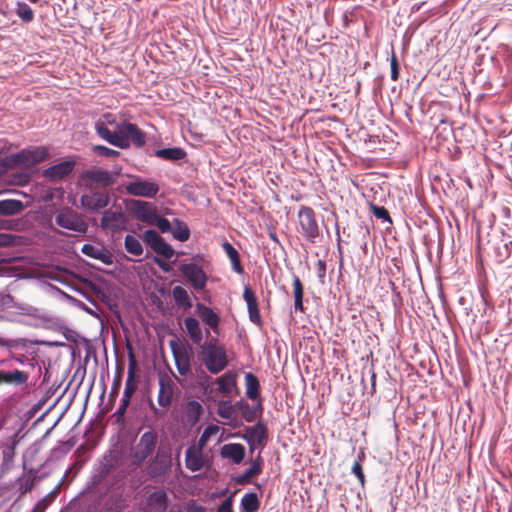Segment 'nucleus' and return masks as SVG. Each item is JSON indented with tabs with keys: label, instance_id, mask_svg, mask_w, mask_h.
Returning <instances> with one entry per match:
<instances>
[{
	"label": "nucleus",
	"instance_id": "f257e3e1",
	"mask_svg": "<svg viewBox=\"0 0 512 512\" xmlns=\"http://www.w3.org/2000/svg\"><path fill=\"white\" fill-rule=\"evenodd\" d=\"M95 131L101 139L121 149L131 144L142 147L146 143L145 133L136 124L128 121L118 124L116 115L111 112L104 113L95 122Z\"/></svg>",
	"mask_w": 512,
	"mask_h": 512
},
{
	"label": "nucleus",
	"instance_id": "f03ea898",
	"mask_svg": "<svg viewBox=\"0 0 512 512\" xmlns=\"http://www.w3.org/2000/svg\"><path fill=\"white\" fill-rule=\"evenodd\" d=\"M199 359L211 374L222 372L229 364L224 346L214 342H204L200 345Z\"/></svg>",
	"mask_w": 512,
	"mask_h": 512
},
{
	"label": "nucleus",
	"instance_id": "7ed1b4c3",
	"mask_svg": "<svg viewBox=\"0 0 512 512\" xmlns=\"http://www.w3.org/2000/svg\"><path fill=\"white\" fill-rule=\"evenodd\" d=\"M55 223L61 228L81 234L86 233L88 230V224L84 216L68 206L61 208L57 212Z\"/></svg>",
	"mask_w": 512,
	"mask_h": 512
},
{
	"label": "nucleus",
	"instance_id": "20e7f679",
	"mask_svg": "<svg viewBox=\"0 0 512 512\" xmlns=\"http://www.w3.org/2000/svg\"><path fill=\"white\" fill-rule=\"evenodd\" d=\"M297 217L301 235L308 242L316 243V239L320 236V229L314 210L308 206H301Z\"/></svg>",
	"mask_w": 512,
	"mask_h": 512
},
{
	"label": "nucleus",
	"instance_id": "39448f33",
	"mask_svg": "<svg viewBox=\"0 0 512 512\" xmlns=\"http://www.w3.org/2000/svg\"><path fill=\"white\" fill-rule=\"evenodd\" d=\"M157 433L155 431H146L143 433L133 448L131 457L132 463L139 466L141 465L155 450L157 444Z\"/></svg>",
	"mask_w": 512,
	"mask_h": 512
},
{
	"label": "nucleus",
	"instance_id": "423d86ee",
	"mask_svg": "<svg viewBox=\"0 0 512 512\" xmlns=\"http://www.w3.org/2000/svg\"><path fill=\"white\" fill-rule=\"evenodd\" d=\"M242 438L247 441L251 453L256 449L262 452L267 444L268 438V429L266 424L259 421L255 425L247 427Z\"/></svg>",
	"mask_w": 512,
	"mask_h": 512
},
{
	"label": "nucleus",
	"instance_id": "0eeeda50",
	"mask_svg": "<svg viewBox=\"0 0 512 512\" xmlns=\"http://www.w3.org/2000/svg\"><path fill=\"white\" fill-rule=\"evenodd\" d=\"M127 223L128 218L121 207L105 210L101 218V228L112 233L125 230Z\"/></svg>",
	"mask_w": 512,
	"mask_h": 512
},
{
	"label": "nucleus",
	"instance_id": "6e6552de",
	"mask_svg": "<svg viewBox=\"0 0 512 512\" xmlns=\"http://www.w3.org/2000/svg\"><path fill=\"white\" fill-rule=\"evenodd\" d=\"M143 240L155 253L165 259H170L175 254L174 249L155 230H146L143 233Z\"/></svg>",
	"mask_w": 512,
	"mask_h": 512
},
{
	"label": "nucleus",
	"instance_id": "1a4fd4ad",
	"mask_svg": "<svg viewBox=\"0 0 512 512\" xmlns=\"http://www.w3.org/2000/svg\"><path fill=\"white\" fill-rule=\"evenodd\" d=\"M109 195L105 191L93 190L82 194L80 198L81 206L88 211H99L108 206Z\"/></svg>",
	"mask_w": 512,
	"mask_h": 512
},
{
	"label": "nucleus",
	"instance_id": "9d476101",
	"mask_svg": "<svg viewBox=\"0 0 512 512\" xmlns=\"http://www.w3.org/2000/svg\"><path fill=\"white\" fill-rule=\"evenodd\" d=\"M129 195L145 198H153L159 192V185L148 180L137 179L130 182L125 187Z\"/></svg>",
	"mask_w": 512,
	"mask_h": 512
},
{
	"label": "nucleus",
	"instance_id": "9b49d317",
	"mask_svg": "<svg viewBox=\"0 0 512 512\" xmlns=\"http://www.w3.org/2000/svg\"><path fill=\"white\" fill-rule=\"evenodd\" d=\"M183 276L191 283L194 289L202 290L207 283L204 270L195 263L183 264L180 267Z\"/></svg>",
	"mask_w": 512,
	"mask_h": 512
},
{
	"label": "nucleus",
	"instance_id": "f8f14e48",
	"mask_svg": "<svg viewBox=\"0 0 512 512\" xmlns=\"http://www.w3.org/2000/svg\"><path fill=\"white\" fill-rule=\"evenodd\" d=\"M175 388L176 385L170 376L167 374L159 375V392L157 402L161 407L167 408L171 405Z\"/></svg>",
	"mask_w": 512,
	"mask_h": 512
},
{
	"label": "nucleus",
	"instance_id": "ddd939ff",
	"mask_svg": "<svg viewBox=\"0 0 512 512\" xmlns=\"http://www.w3.org/2000/svg\"><path fill=\"white\" fill-rule=\"evenodd\" d=\"M170 348L178 373L181 376L188 375L191 370V360L187 349L180 348L175 341H170Z\"/></svg>",
	"mask_w": 512,
	"mask_h": 512
},
{
	"label": "nucleus",
	"instance_id": "4468645a",
	"mask_svg": "<svg viewBox=\"0 0 512 512\" xmlns=\"http://www.w3.org/2000/svg\"><path fill=\"white\" fill-rule=\"evenodd\" d=\"M168 495L164 489H157L150 493L145 502V512H167Z\"/></svg>",
	"mask_w": 512,
	"mask_h": 512
},
{
	"label": "nucleus",
	"instance_id": "2eb2a0df",
	"mask_svg": "<svg viewBox=\"0 0 512 512\" xmlns=\"http://www.w3.org/2000/svg\"><path fill=\"white\" fill-rule=\"evenodd\" d=\"M75 164L74 161L67 160L52 165L43 171V177L53 182L62 180L73 172Z\"/></svg>",
	"mask_w": 512,
	"mask_h": 512
},
{
	"label": "nucleus",
	"instance_id": "dca6fc26",
	"mask_svg": "<svg viewBox=\"0 0 512 512\" xmlns=\"http://www.w3.org/2000/svg\"><path fill=\"white\" fill-rule=\"evenodd\" d=\"M132 204L138 220L149 225L153 224V222L156 220V217L158 216V212L152 203L141 200H134Z\"/></svg>",
	"mask_w": 512,
	"mask_h": 512
},
{
	"label": "nucleus",
	"instance_id": "f3484780",
	"mask_svg": "<svg viewBox=\"0 0 512 512\" xmlns=\"http://www.w3.org/2000/svg\"><path fill=\"white\" fill-rule=\"evenodd\" d=\"M83 178L103 187L112 186L116 182V174L97 167L85 171Z\"/></svg>",
	"mask_w": 512,
	"mask_h": 512
},
{
	"label": "nucleus",
	"instance_id": "a211bd4d",
	"mask_svg": "<svg viewBox=\"0 0 512 512\" xmlns=\"http://www.w3.org/2000/svg\"><path fill=\"white\" fill-rule=\"evenodd\" d=\"M128 356H129L128 373H127V380H126L125 389H124L122 399L130 402L132 395L135 393V391L137 389V383L135 380L137 361H136V357H135L132 349H130Z\"/></svg>",
	"mask_w": 512,
	"mask_h": 512
},
{
	"label": "nucleus",
	"instance_id": "6ab92c4d",
	"mask_svg": "<svg viewBox=\"0 0 512 512\" xmlns=\"http://www.w3.org/2000/svg\"><path fill=\"white\" fill-rule=\"evenodd\" d=\"M243 298L247 304L250 321L257 326H261L262 318L258 308L257 297L249 286L244 287Z\"/></svg>",
	"mask_w": 512,
	"mask_h": 512
},
{
	"label": "nucleus",
	"instance_id": "aec40b11",
	"mask_svg": "<svg viewBox=\"0 0 512 512\" xmlns=\"http://www.w3.org/2000/svg\"><path fill=\"white\" fill-rule=\"evenodd\" d=\"M246 455V448L240 443H228L220 448V456L223 459H229L234 464H240Z\"/></svg>",
	"mask_w": 512,
	"mask_h": 512
},
{
	"label": "nucleus",
	"instance_id": "412c9836",
	"mask_svg": "<svg viewBox=\"0 0 512 512\" xmlns=\"http://www.w3.org/2000/svg\"><path fill=\"white\" fill-rule=\"evenodd\" d=\"M28 374L21 370L4 371L0 370V385L19 386L26 384Z\"/></svg>",
	"mask_w": 512,
	"mask_h": 512
},
{
	"label": "nucleus",
	"instance_id": "4be33fe9",
	"mask_svg": "<svg viewBox=\"0 0 512 512\" xmlns=\"http://www.w3.org/2000/svg\"><path fill=\"white\" fill-rule=\"evenodd\" d=\"M185 464L186 467L192 472L201 470L204 466V459L201 449H197L193 446L188 447L185 451Z\"/></svg>",
	"mask_w": 512,
	"mask_h": 512
},
{
	"label": "nucleus",
	"instance_id": "5701e85b",
	"mask_svg": "<svg viewBox=\"0 0 512 512\" xmlns=\"http://www.w3.org/2000/svg\"><path fill=\"white\" fill-rule=\"evenodd\" d=\"M196 312L201 320L207 324L214 332L218 329L220 318L211 308L202 303H197Z\"/></svg>",
	"mask_w": 512,
	"mask_h": 512
},
{
	"label": "nucleus",
	"instance_id": "b1692460",
	"mask_svg": "<svg viewBox=\"0 0 512 512\" xmlns=\"http://www.w3.org/2000/svg\"><path fill=\"white\" fill-rule=\"evenodd\" d=\"M184 325L191 341L196 345L203 344V333L199 321L194 317H186Z\"/></svg>",
	"mask_w": 512,
	"mask_h": 512
},
{
	"label": "nucleus",
	"instance_id": "393cba45",
	"mask_svg": "<svg viewBox=\"0 0 512 512\" xmlns=\"http://www.w3.org/2000/svg\"><path fill=\"white\" fill-rule=\"evenodd\" d=\"M246 396L252 400H261L260 398V382L258 378L251 372H247L244 376Z\"/></svg>",
	"mask_w": 512,
	"mask_h": 512
},
{
	"label": "nucleus",
	"instance_id": "a878e982",
	"mask_svg": "<svg viewBox=\"0 0 512 512\" xmlns=\"http://www.w3.org/2000/svg\"><path fill=\"white\" fill-rule=\"evenodd\" d=\"M236 379V374L231 371L218 377L216 379V383L218 384V391L224 395L231 394L233 388H235L237 385Z\"/></svg>",
	"mask_w": 512,
	"mask_h": 512
},
{
	"label": "nucleus",
	"instance_id": "bb28decb",
	"mask_svg": "<svg viewBox=\"0 0 512 512\" xmlns=\"http://www.w3.org/2000/svg\"><path fill=\"white\" fill-rule=\"evenodd\" d=\"M25 206L22 201L16 199L0 200V215L11 216L21 213Z\"/></svg>",
	"mask_w": 512,
	"mask_h": 512
},
{
	"label": "nucleus",
	"instance_id": "cd10ccee",
	"mask_svg": "<svg viewBox=\"0 0 512 512\" xmlns=\"http://www.w3.org/2000/svg\"><path fill=\"white\" fill-rule=\"evenodd\" d=\"M203 412L202 405L196 400H190L184 407V415L187 422L191 425L196 424Z\"/></svg>",
	"mask_w": 512,
	"mask_h": 512
},
{
	"label": "nucleus",
	"instance_id": "c85d7f7f",
	"mask_svg": "<svg viewBox=\"0 0 512 512\" xmlns=\"http://www.w3.org/2000/svg\"><path fill=\"white\" fill-rule=\"evenodd\" d=\"M242 416L246 422H253L260 418L263 413L262 400H259L255 406H250L247 402H241Z\"/></svg>",
	"mask_w": 512,
	"mask_h": 512
},
{
	"label": "nucleus",
	"instance_id": "c756f323",
	"mask_svg": "<svg viewBox=\"0 0 512 512\" xmlns=\"http://www.w3.org/2000/svg\"><path fill=\"white\" fill-rule=\"evenodd\" d=\"M292 285L294 295V308L296 311L303 313L305 312V308L303 305L304 286L300 278L295 274L293 275L292 278Z\"/></svg>",
	"mask_w": 512,
	"mask_h": 512
},
{
	"label": "nucleus",
	"instance_id": "7c9ffc66",
	"mask_svg": "<svg viewBox=\"0 0 512 512\" xmlns=\"http://www.w3.org/2000/svg\"><path fill=\"white\" fill-rule=\"evenodd\" d=\"M222 248L225 251L228 258L230 259L233 270L238 274H243L244 268L241 264L239 253L234 248V246L231 243H229L228 241H225L222 244Z\"/></svg>",
	"mask_w": 512,
	"mask_h": 512
},
{
	"label": "nucleus",
	"instance_id": "2f4dec72",
	"mask_svg": "<svg viewBox=\"0 0 512 512\" xmlns=\"http://www.w3.org/2000/svg\"><path fill=\"white\" fill-rule=\"evenodd\" d=\"M8 165L14 168L18 166H32L30 149H24L16 154L8 156Z\"/></svg>",
	"mask_w": 512,
	"mask_h": 512
},
{
	"label": "nucleus",
	"instance_id": "473e14b6",
	"mask_svg": "<svg viewBox=\"0 0 512 512\" xmlns=\"http://www.w3.org/2000/svg\"><path fill=\"white\" fill-rule=\"evenodd\" d=\"M172 295L175 303L184 310H188L192 307L188 292L182 286H175L172 290Z\"/></svg>",
	"mask_w": 512,
	"mask_h": 512
},
{
	"label": "nucleus",
	"instance_id": "72a5a7b5",
	"mask_svg": "<svg viewBox=\"0 0 512 512\" xmlns=\"http://www.w3.org/2000/svg\"><path fill=\"white\" fill-rule=\"evenodd\" d=\"M81 251L86 256L101 260L104 263L110 262V256L106 253V251L104 249L98 248L92 244H84Z\"/></svg>",
	"mask_w": 512,
	"mask_h": 512
},
{
	"label": "nucleus",
	"instance_id": "f704fd0d",
	"mask_svg": "<svg viewBox=\"0 0 512 512\" xmlns=\"http://www.w3.org/2000/svg\"><path fill=\"white\" fill-rule=\"evenodd\" d=\"M156 156L165 160L177 161L186 157V152L179 147L164 148L156 151Z\"/></svg>",
	"mask_w": 512,
	"mask_h": 512
},
{
	"label": "nucleus",
	"instance_id": "c9c22d12",
	"mask_svg": "<svg viewBox=\"0 0 512 512\" xmlns=\"http://www.w3.org/2000/svg\"><path fill=\"white\" fill-rule=\"evenodd\" d=\"M260 507V501L256 493H246L241 499L242 512H256Z\"/></svg>",
	"mask_w": 512,
	"mask_h": 512
},
{
	"label": "nucleus",
	"instance_id": "e433bc0d",
	"mask_svg": "<svg viewBox=\"0 0 512 512\" xmlns=\"http://www.w3.org/2000/svg\"><path fill=\"white\" fill-rule=\"evenodd\" d=\"M262 473V468L255 467L250 464V467L242 474L234 477V481L238 485H244L251 482V479Z\"/></svg>",
	"mask_w": 512,
	"mask_h": 512
},
{
	"label": "nucleus",
	"instance_id": "4c0bfd02",
	"mask_svg": "<svg viewBox=\"0 0 512 512\" xmlns=\"http://www.w3.org/2000/svg\"><path fill=\"white\" fill-rule=\"evenodd\" d=\"M174 224L175 226L172 230L174 238L181 242L187 241L190 237V230L187 224L179 219H175Z\"/></svg>",
	"mask_w": 512,
	"mask_h": 512
},
{
	"label": "nucleus",
	"instance_id": "58836bf2",
	"mask_svg": "<svg viewBox=\"0 0 512 512\" xmlns=\"http://www.w3.org/2000/svg\"><path fill=\"white\" fill-rule=\"evenodd\" d=\"M18 435L15 434L12 437L11 444L3 449V466L9 468L15 457V448L18 444Z\"/></svg>",
	"mask_w": 512,
	"mask_h": 512
},
{
	"label": "nucleus",
	"instance_id": "ea45409f",
	"mask_svg": "<svg viewBox=\"0 0 512 512\" xmlns=\"http://www.w3.org/2000/svg\"><path fill=\"white\" fill-rule=\"evenodd\" d=\"M124 245L126 251L132 255L140 256L143 253V247L140 241L132 235L125 237Z\"/></svg>",
	"mask_w": 512,
	"mask_h": 512
},
{
	"label": "nucleus",
	"instance_id": "a19ab883",
	"mask_svg": "<svg viewBox=\"0 0 512 512\" xmlns=\"http://www.w3.org/2000/svg\"><path fill=\"white\" fill-rule=\"evenodd\" d=\"M16 14L25 23H30L34 19V11L28 4L23 2L17 4Z\"/></svg>",
	"mask_w": 512,
	"mask_h": 512
},
{
	"label": "nucleus",
	"instance_id": "79ce46f5",
	"mask_svg": "<svg viewBox=\"0 0 512 512\" xmlns=\"http://www.w3.org/2000/svg\"><path fill=\"white\" fill-rule=\"evenodd\" d=\"M30 152H31V162L33 165L44 161L49 155L48 149L43 146L30 149Z\"/></svg>",
	"mask_w": 512,
	"mask_h": 512
},
{
	"label": "nucleus",
	"instance_id": "37998d69",
	"mask_svg": "<svg viewBox=\"0 0 512 512\" xmlns=\"http://www.w3.org/2000/svg\"><path fill=\"white\" fill-rule=\"evenodd\" d=\"M30 152H31V162L33 165L44 161L49 155L48 149L43 146L30 149Z\"/></svg>",
	"mask_w": 512,
	"mask_h": 512
},
{
	"label": "nucleus",
	"instance_id": "c03bdc74",
	"mask_svg": "<svg viewBox=\"0 0 512 512\" xmlns=\"http://www.w3.org/2000/svg\"><path fill=\"white\" fill-rule=\"evenodd\" d=\"M93 151L101 157L116 158L120 156V152L104 145H95Z\"/></svg>",
	"mask_w": 512,
	"mask_h": 512
},
{
	"label": "nucleus",
	"instance_id": "a18cd8bd",
	"mask_svg": "<svg viewBox=\"0 0 512 512\" xmlns=\"http://www.w3.org/2000/svg\"><path fill=\"white\" fill-rule=\"evenodd\" d=\"M233 406L230 401H220L217 407V414L224 419H230L233 415Z\"/></svg>",
	"mask_w": 512,
	"mask_h": 512
},
{
	"label": "nucleus",
	"instance_id": "49530a36",
	"mask_svg": "<svg viewBox=\"0 0 512 512\" xmlns=\"http://www.w3.org/2000/svg\"><path fill=\"white\" fill-rule=\"evenodd\" d=\"M370 208H371L373 215L376 218L386 221L388 223H392V219L389 215V212L385 207L371 204Z\"/></svg>",
	"mask_w": 512,
	"mask_h": 512
},
{
	"label": "nucleus",
	"instance_id": "de8ad7c7",
	"mask_svg": "<svg viewBox=\"0 0 512 512\" xmlns=\"http://www.w3.org/2000/svg\"><path fill=\"white\" fill-rule=\"evenodd\" d=\"M35 478L32 476L22 478L19 480V490L21 494L30 492L34 487Z\"/></svg>",
	"mask_w": 512,
	"mask_h": 512
},
{
	"label": "nucleus",
	"instance_id": "09e8293b",
	"mask_svg": "<svg viewBox=\"0 0 512 512\" xmlns=\"http://www.w3.org/2000/svg\"><path fill=\"white\" fill-rule=\"evenodd\" d=\"M352 473L357 477L362 486L365 484V475L362 469L361 459L355 460L352 465Z\"/></svg>",
	"mask_w": 512,
	"mask_h": 512
},
{
	"label": "nucleus",
	"instance_id": "8fccbe9b",
	"mask_svg": "<svg viewBox=\"0 0 512 512\" xmlns=\"http://www.w3.org/2000/svg\"><path fill=\"white\" fill-rule=\"evenodd\" d=\"M152 225H156L162 233L170 232L172 229L171 223L164 217L157 216Z\"/></svg>",
	"mask_w": 512,
	"mask_h": 512
},
{
	"label": "nucleus",
	"instance_id": "3c124183",
	"mask_svg": "<svg viewBox=\"0 0 512 512\" xmlns=\"http://www.w3.org/2000/svg\"><path fill=\"white\" fill-rule=\"evenodd\" d=\"M390 68H391V79L393 81H397L399 78V63L397 56L394 51H392V56L390 60Z\"/></svg>",
	"mask_w": 512,
	"mask_h": 512
},
{
	"label": "nucleus",
	"instance_id": "603ef678",
	"mask_svg": "<svg viewBox=\"0 0 512 512\" xmlns=\"http://www.w3.org/2000/svg\"><path fill=\"white\" fill-rule=\"evenodd\" d=\"M17 236L9 233H0V247H10L16 244Z\"/></svg>",
	"mask_w": 512,
	"mask_h": 512
},
{
	"label": "nucleus",
	"instance_id": "864d4df0",
	"mask_svg": "<svg viewBox=\"0 0 512 512\" xmlns=\"http://www.w3.org/2000/svg\"><path fill=\"white\" fill-rule=\"evenodd\" d=\"M218 430H219L218 426H216V425H208V426L204 429V431H203V433H202V435H201V437H200V439H199V443H200V445H201V446H202V445H204V444L206 443V441L209 439V437H210L211 435H213V434L217 433V432H218Z\"/></svg>",
	"mask_w": 512,
	"mask_h": 512
},
{
	"label": "nucleus",
	"instance_id": "5fc2aeb1",
	"mask_svg": "<svg viewBox=\"0 0 512 512\" xmlns=\"http://www.w3.org/2000/svg\"><path fill=\"white\" fill-rule=\"evenodd\" d=\"M217 512H233V495L221 503Z\"/></svg>",
	"mask_w": 512,
	"mask_h": 512
},
{
	"label": "nucleus",
	"instance_id": "6e6d98bb",
	"mask_svg": "<svg viewBox=\"0 0 512 512\" xmlns=\"http://www.w3.org/2000/svg\"><path fill=\"white\" fill-rule=\"evenodd\" d=\"M186 512H206L204 506L197 504L194 501L189 502L185 507Z\"/></svg>",
	"mask_w": 512,
	"mask_h": 512
},
{
	"label": "nucleus",
	"instance_id": "4d7b16f0",
	"mask_svg": "<svg viewBox=\"0 0 512 512\" xmlns=\"http://www.w3.org/2000/svg\"><path fill=\"white\" fill-rule=\"evenodd\" d=\"M130 402L127 400L122 399L121 404L118 407L117 411L115 412V416L117 417V420H120L126 412L127 407L129 406Z\"/></svg>",
	"mask_w": 512,
	"mask_h": 512
},
{
	"label": "nucleus",
	"instance_id": "13d9d810",
	"mask_svg": "<svg viewBox=\"0 0 512 512\" xmlns=\"http://www.w3.org/2000/svg\"><path fill=\"white\" fill-rule=\"evenodd\" d=\"M317 274L318 277L322 280L325 277L326 274V262L324 260L319 259L317 261Z\"/></svg>",
	"mask_w": 512,
	"mask_h": 512
},
{
	"label": "nucleus",
	"instance_id": "bf43d9fd",
	"mask_svg": "<svg viewBox=\"0 0 512 512\" xmlns=\"http://www.w3.org/2000/svg\"><path fill=\"white\" fill-rule=\"evenodd\" d=\"M154 262L164 271V272H169L170 271V266L164 262L163 260H161L160 258L158 257H155L154 258Z\"/></svg>",
	"mask_w": 512,
	"mask_h": 512
},
{
	"label": "nucleus",
	"instance_id": "052dcab7",
	"mask_svg": "<svg viewBox=\"0 0 512 512\" xmlns=\"http://www.w3.org/2000/svg\"><path fill=\"white\" fill-rule=\"evenodd\" d=\"M250 464L254 465L255 467H260L263 469V458L261 456L260 451H259L257 457L250 461Z\"/></svg>",
	"mask_w": 512,
	"mask_h": 512
},
{
	"label": "nucleus",
	"instance_id": "680f3d73",
	"mask_svg": "<svg viewBox=\"0 0 512 512\" xmlns=\"http://www.w3.org/2000/svg\"><path fill=\"white\" fill-rule=\"evenodd\" d=\"M10 165H8V157L0 160V174L6 172L8 169H11Z\"/></svg>",
	"mask_w": 512,
	"mask_h": 512
},
{
	"label": "nucleus",
	"instance_id": "e2e57ef3",
	"mask_svg": "<svg viewBox=\"0 0 512 512\" xmlns=\"http://www.w3.org/2000/svg\"><path fill=\"white\" fill-rule=\"evenodd\" d=\"M0 228H3V229H13L14 228V224L12 223V221L2 220L0 222Z\"/></svg>",
	"mask_w": 512,
	"mask_h": 512
},
{
	"label": "nucleus",
	"instance_id": "0e129e2a",
	"mask_svg": "<svg viewBox=\"0 0 512 512\" xmlns=\"http://www.w3.org/2000/svg\"><path fill=\"white\" fill-rule=\"evenodd\" d=\"M88 450V447L85 445V444H82L80 445L78 448H77V451L76 453L77 454H83V453H86V451Z\"/></svg>",
	"mask_w": 512,
	"mask_h": 512
},
{
	"label": "nucleus",
	"instance_id": "69168bd1",
	"mask_svg": "<svg viewBox=\"0 0 512 512\" xmlns=\"http://www.w3.org/2000/svg\"><path fill=\"white\" fill-rule=\"evenodd\" d=\"M0 346L11 347L12 346V341L5 340V339L0 337Z\"/></svg>",
	"mask_w": 512,
	"mask_h": 512
},
{
	"label": "nucleus",
	"instance_id": "338daca9",
	"mask_svg": "<svg viewBox=\"0 0 512 512\" xmlns=\"http://www.w3.org/2000/svg\"><path fill=\"white\" fill-rule=\"evenodd\" d=\"M270 238L274 240L275 242H278V238L275 233H270Z\"/></svg>",
	"mask_w": 512,
	"mask_h": 512
},
{
	"label": "nucleus",
	"instance_id": "774afa93",
	"mask_svg": "<svg viewBox=\"0 0 512 512\" xmlns=\"http://www.w3.org/2000/svg\"><path fill=\"white\" fill-rule=\"evenodd\" d=\"M150 406H151V408H152L154 411H156V408H155V406H154V404H153L152 402H150Z\"/></svg>",
	"mask_w": 512,
	"mask_h": 512
}]
</instances>
